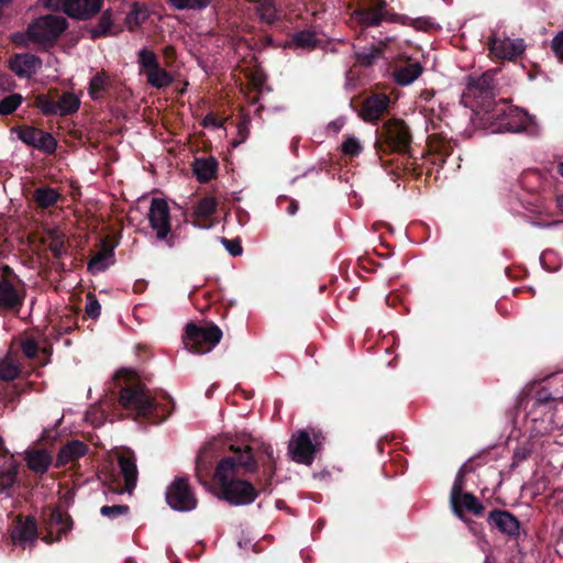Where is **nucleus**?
Masks as SVG:
<instances>
[{"label":"nucleus","mask_w":563,"mask_h":563,"mask_svg":"<svg viewBox=\"0 0 563 563\" xmlns=\"http://www.w3.org/2000/svg\"><path fill=\"white\" fill-rule=\"evenodd\" d=\"M463 134H464L466 137H471V136H472V134H471L467 130H465V131L463 132Z\"/></svg>","instance_id":"obj_62"},{"label":"nucleus","mask_w":563,"mask_h":563,"mask_svg":"<svg viewBox=\"0 0 563 563\" xmlns=\"http://www.w3.org/2000/svg\"><path fill=\"white\" fill-rule=\"evenodd\" d=\"M165 497L176 511H191L197 507V498L184 478L174 479L166 488Z\"/></svg>","instance_id":"obj_9"},{"label":"nucleus","mask_w":563,"mask_h":563,"mask_svg":"<svg viewBox=\"0 0 563 563\" xmlns=\"http://www.w3.org/2000/svg\"><path fill=\"white\" fill-rule=\"evenodd\" d=\"M484 563H490L489 559H488V558H486V559H485V561H484Z\"/></svg>","instance_id":"obj_64"},{"label":"nucleus","mask_w":563,"mask_h":563,"mask_svg":"<svg viewBox=\"0 0 563 563\" xmlns=\"http://www.w3.org/2000/svg\"><path fill=\"white\" fill-rule=\"evenodd\" d=\"M145 20V11L142 10L136 3L133 4L132 10L126 15L125 22L130 30H134Z\"/></svg>","instance_id":"obj_41"},{"label":"nucleus","mask_w":563,"mask_h":563,"mask_svg":"<svg viewBox=\"0 0 563 563\" xmlns=\"http://www.w3.org/2000/svg\"><path fill=\"white\" fill-rule=\"evenodd\" d=\"M67 29V20L62 15L47 14L35 19L25 33L16 34V43H33L42 47L53 44Z\"/></svg>","instance_id":"obj_3"},{"label":"nucleus","mask_w":563,"mask_h":563,"mask_svg":"<svg viewBox=\"0 0 563 563\" xmlns=\"http://www.w3.org/2000/svg\"><path fill=\"white\" fill-rule=\"evenodd\" d=\"M466 472V465L460 467V521L467 527L473 536L478 537L483 534V523L471 519L468 515L482 518L485 515L486 507L475 495L462 490V477Z\"/></svg>","instance_id":"obj_6"},{"label":"nucleus","mask_w":563,"mask_h":563,"mask_svg":"<svg viewBox=\"0 0 563 563\" xmlns=\"http://www.w3.org/2000/svg\"><path fill=\"white\" fill-rule=\"evenodd\" d=\"M139 63L143 69L147 82L157 89L169 86L173 81L172 76L159 67L156 55L148 51L142 49L139 53Z\"/></svg>","instance_id":"obj_10"},{"label":"nucleus","mask_w":563,"mask_h":563,"mask_svg":"<svg viewBox=\"0 0 563 563\" xmlns=\"http://www.w3.org/2000/svg\"><path fill=\"white\" fill-rule=\"evenodd\" d=\"M487 522L492 529H496L509 538H517L519 536L520 521L508 510L493 509L488 514Z\"/></svg>","instance_id":"obj_13"},{"label":"nucleus","mask_w":563,"mask_h":563,"mask_svg":"<svg viewBox=\"0 0 563 563\" xmlns=\"http://www.w3.org/2000/svg\"><path fill=\"white\" fill-rule=\"evenodd\" d=\"M203 125L207 128H221L223 125V121L217 119L213 114L209 113L203 119Z\"/></svg>","instance_id":"obj_56"},{"label":"nucleus","mask_w":563,"mask_h":563,"mask_svg":"<svg viewBox=\"0 0 563 563\" xmlns=\"http://www.w3.org/2000/svg\"><path fill=\"white\" fill-rule=\"evenodd\" d=\"M218 168V163L213 157L198 158L195 161L194 170L199 181L210 180Z\"/></svg>","instance_id":"obj_29"},{"label":"nucleus","mask_w":563,"mask_h":563,"mask_svg":"<svg viewBox=\"0 0 563 563\" xmlns=\"http://www.w3.org/2000/svg\"><path fill=\"white\" fill-rule=\"evenodd\" d=\"M266 454L268 455L269 459H273V450L271 446L266 448Z\"/></svg>","instance_id":"obj_61"},{"label":"nucleus","mask_w":563,"mask_h":563,"mask_svg":"<svg viewBox=\"0 0 563 563\" xmlns=\"http://www.w3.org/2000/svg\"><path fill=\"white\" fill-rule=\"evenodd\" d=\"M36 526L31 519L20 521L12 532V540L15 544L25 545L35 540Z\"/></svg>","instance_id":"obj_26"},{"label":"nucleus","mask_w":563,"mask_h":563,"mask_svg":"<svg viewBox=\"0 0 563 563\" xmlns=\"http://www.w3.org/2000/svg\"><path fill=\"white\" fill-rule=\"evenodd\" d=\"M254 9L263 22L273 23L277 16V10L272 0H256Z\"/></svg>","instance_id":"obj_34"},{"label":"nucleus","mask_w":563,"mask_h":563,"mask_svg":"<svg viewBox=\"0 0 563 563\" xmlns=\"http://www.w3.org/2000/svg\"><path fill=\"white\" fill-rule=\"evenodd\" d=\"M551 48L558 59L563 62V30L553 37Z\"/></svg>","instance_id":"obj_51"},{"label":"nucleus","mask_w":563,"mask_h":563,"mask_svg":"<svg viewBox=\"0 0 563 563\" xmlns=\"http://www.w3.org/2000/svg\"><path fill=\"white\" fill-rule=\"evenodd\" d=\"M107 85H108V79L106 78L104 75L98 74L95 77H92L90 80V86H89L90 97L95 100L101 98L103 91L107 88Z\"/></svg>","instance_id":"obj_39"},{"label":"nucleus","mask_w":563,"mask_h":563,"mask_svg":"<svg viewBox=\"0 0 563 563\" xmlns=\"http://www.w3.org/2000/svg\"><path fill=\"white\" fill-rule=\"evenodd\" d=\"M128 506L123 505H114V506H103L100 509V512L104 517L114 518L121 515H125L128 512Z\"/></svg>","instance_id":"obj_48"},{"label":"nucleus","mask_w":563,"mask_h":563,"mask_svg":"<svg viewBox=\"0 0 563 563\" xmlns=\"http://www.w3.org/2000/svg\"><path fill=\"white\" fill-rule=\"evenodd\" d=\"M18 283L13 271L8 265L0 264V307L14 308L22 303L23 294Z\"/></svg>","instance_id":"obj_11"},{"label":"nucleus","mask_w":563,"mask_h":563,"mask_svg":"<svg viewBox=\"0 0 563 563\" xmlns=\"http://www.w3.org/2000/svg\"><path fill=\"white\" fill-rule=\"evenodd\" d=\"M222 243L231 255L238 256L242 254L243 250L239 242L223 239Z\"/></svg>","instance_id":"obj_53"},{"label":"nucleus","mask_w":563,"mask_h":563,"mask_svg":"<svg viewBox=\"0 0 563 563\" xmlns=\"http://www.w3.org/2000/svg\"><path fill=\"white\" fill-rule=\"evenodd\" d=\"M540 73H541V68L538 65H533L532 68L528 73V78L530 80H534Z\"/></svg>","instance_id":"obj_57"},{"label":"nucleus","mask_w":563,"mask_h":563,"mask_svg":"<svg viewBox=\"0 0 563 563\" xmlns=\"http://www.w3.org/2000/svg\"><path fill=\"white\" fill-rule=\"evenodd\" d=\"M113 19L110 10L103 11L98 23L90 29L91 37H102L112 34Z\"/></svg>","instance_id":"obj_32"},{"label":"nucleus","mask_w":563,"mask_h":563,"mask_svg":"<svg viewBox=\"0 0 563 563\" xmlns=\"http://www.w3.org/2000/svg\"><path fill=\"white\" fill-rule=\"evenodd\" d=\"M40 2L48 9L58 10L63 9L65 10L67 0H40Z\"/></svg>","instance_id":"obj_55"},{"label":"nucleus","mask_w":563,"mask_h":563,"mask_svg":"<svg viewBox=\"0 0 563 563\" xmlns=\"http://www.w3.org/2000/svg\"><path fill=\"white\" fill-rule=\"evenodd\" d=\"M80 107V98L74 92H65L57 101L59 115L65 117L75 113Z\"/></svg>","instance_id":"obj_31"},{"label":"nucleus","mask_w":563,"mask_h":563,"mask_svg":"<svg viewBox=\"0 0 563 563\" xmlns=\"http://www.w3.org/2000/svg\"><path fill=\"white\" fill-rule=\"evenodd\" d=\"M507 113V119L499 123V131L520 132L526 129L528 121L527 112L514 107Z\"/></svg>","instance_id":"obj_24"},{"label":"nucleus","mask_w":563,"mask_h":563,"mask_svg":"<svg viewBox=\"0 0 563 563\" xmlns=\"http://www.w3.org/2000/svg\"><path fill=\"white\" fill-rule=\"evenodd\" d=\"M114 245L108 240L102 241L100 251L90 260L88 269L92 274L106 271L114 262Z\"/></svg>","instance_id":"obj_20"},{"label":"nucleus","mask_w":563,"mask_h":563,"mask_svg":"<svg viewBox=\"0 0 563 563\" xmlns=\"http://www.w3.org/2000/svg\"><path fill=\"white\" fill-rule=\"evenodd\" d=\"M556 169H558L559 175L563 177V162L558 164Z\"/></svg>","instance_id":"obj_59"},{"label":"nucleus","mask_w":563,"mask_h":563,"mask_svg":"<svg viewBox=\"0 0 563 563\" xmlns=\"http://www.w3.org/2000/svg\"><path fill=\"white\" fill-rule=\"evenodd\" d=\"M296 211H297V206L291 205V206L289 207V213H290V214H295V213H296Z\"/></svg>","instance_id":"obj_60"},{"label":"nucleus","mask_w":563,"mask_h":563,"mask_svg":"<svg viewBox=\"0 0 563 563\" xmlns=\"http://www.w3.org/2000/svg\"><path fill=\"white\" fill-rule=\"evenodd\" d=\"M216 209H217V201L211 197H207V198L201 199L198 202V205L195 209V213L198 217L208 218L216 212Z\"/></svg>","instance_id":"obj_40"},{"label":"nucleus","mask_w":563,"mask_h":563,"mask_svg":"<svg viewBox=\"0 0 563 563\" xmlns=\"http://www.w3.org/2000/svg\"><path fill=\"white\" fill-rule=\"evenodd\" d=\"M21 373V364L18 354L9 351L4 356L0 357V379L13 380Z\"/></svg>","instance_id":"obj_25"},{"label":"nucleus","mask_w":563,"mask_h":563,"mask_svg":"<svg viewBox=\"0 0 563 563\" xmlns=\"http://www.w3.org/2000/svg\"><path fill=\"white\" fill-rule=\"evenodd\" d=\"M87 446L80 441H71L65 444L58 452L57 463L67 464L82 455H85Z\"/></svg>","instance_id":"obj_27"},{"label":"nucleus","mask_w":563,"mask_h":563,"mask_svg":"<svg viewBox=\"0 0 563 563\" xmlns=\"http://www.w3.org/2000/svg\"><path fill=\"white\" fill-rule=\"evenodd\" d=\"M86 421L93 427H99L106 421V413L100 407L93 406L87 411Z\"/></svg>","instance_id":"obj_43"},{"label":"nucleus","mask_w":563,"mask_h":563,"mask_svg":"<svg viewBox=\"0 0 563 563\" xmlns=\"http://www.w3.org/2000/svg\"><path fill=\"white\" fill-rule=\"evenodd\" d=\"M386 2L380 0L376 8H363L355 10L352 14L353 19L366 26L378 25L384 19V8Z\"/></svg>","instance_id":"obj_23"},{"label":"nucleus","mask_w":563,"mask_h":563,"mask_svg":"<svg viewBox=\"0 0 563 563\" xmlns=\"http://www.w3.org/2000/svg\"><path fill=\"white\" fill-rule=\"evenodd\" d=\"M556 207L563 213V195L556 197Z\"/></svg>","instance_id":"obj_58"},{"label":"nucleus","mask_w":563,"mask_h":563,"mask_svg":"<svg viewBox=\"0 0 563 563\" xmlns=\"http://www.w3.org/2000/svg\"><path fill=\"white\" fill-rule=\"evenodd\" d=\"M411 25L420 31H429L433 27V22L426 18H418L411 20Z\"/></svg>","instance_id":"obj_52"},{"label":"nucleus","mask_w":563,"mask_h":563,"mask_svg":"<svg viewBox=\"0 0 563 563\" xmlns=\"http://www.w3.org/2000/svg\"><path fill=\"white\" fill-rule=\"evenodd\" d=\"M531 455V449L527 446H519L515 450L512 455V467L519 465L523 461L528 460Z\"/></svg>","instance_id":"obj_50"},{"label":"nucleus","mask_w":563,"mask_h":563,"mask_svg":"<svg viewBox=\"0 0 563 563\" xmlns=\"http://www.w3.org/2000/svg\"><path fill=\"white\" fill-rule=\"evenodd\" d=\"M318 44V40L314 34L309 31H301L294 35L291 42H289L287 47H296L302 49H311L316 47Z\"/></svg>","instance_id":"obj_33"},{"label":"nucleus","mask_w":563,"mask_h":563,"mask_svg":"<svg viewBox=\"0 0 563 563\" xmlns=\"http://www.w3.org/2000/svg\"><path fill=\"white\" fill-rule=\"evenodd\" d=\"M21 350L25 357L33 358L38 352V346L33 339L27 338L21 342Z\"/></svg>","instance_id":"obj_49"},{"label":"nucleus","mask_w":563,"mask_h":563,"mask_svg":"<svg viewBox=\"0 0 563 563\" xmlns=\"http://www.w3.org/2000/svg\"><path fill=\"white\" fill-rule=\"evenodd\" d=\"M389 101V97L384 93L368 97L363 102L360 110V117L366 122L378 120L387 110Z\"/></svg>","instance_id":"obj_16"},{"label":"nucleus","mask_w":563,"mask_h":563,"mask_svg":"<svg viewBox=\"0 0 563 563\" xmlns=\"http://www.w3.org/2000/svg\"><path fill=\"white\" fill-rule=\"evenodd\" d=\"M172 5L178 10L192 9L200 10L210 3L211 0H169Z\"/></svg>","instance_id":"obj_42"},{"label":"nucleus","mask_w":563,"mask_h":563,"mask_svg":"<svg viewBox=\"0 0 563 563\" xmlns=\"http://www.w3.org/2000/svg\"><path fill=\"white\" fill-rule=\"evenodd\" d=\"M556 400L558 399L552 396L551 391L548 388L542 387V388L538 389L534 395L533 407L534 406H545V405H549Z\"/></svg>","instance_id":"obj_46"},{"label":"nucleus","mask_w":563,"mask_h":563,"mask_svg":"<svg viewBox=\"0 0 563 563\" xmlns=\"http://www.w3.org/2000/svg\"><path fill=\"white\" fill-rule=\"evenodd\" d=\"M422 74V66L418 62H410L397 66L393 71L395 81L400 86L412 84Z\"/></svg>","instance_id":"obj_22"},{"label":"nucleus","mask_w":563,"mask_h":563,"mask_svg":"<svg viewBox=\"0 0 563 563\" xmlns=\"http://www.w3.org/2000/svg\"><path fill=\"white\" fill-rule=\"evenodd\" d=\"M10 69L19 77L29 78L42 66L38 57L32 54H19L10 59Z\"/></svg>","instance_id":"obj_17"},{"label":"nucleus","mask_w":563,"mask_h":563,"mask_svg":"<svg viewBox=\"0 0 563 563\" xmlns=\"http://www.w3.org/2000/svg\"><path fill=\"white\" fill-rule=\"evenodd\" d=\"M489 49L498 58L512 60L525 52L526 44L522 38L494 37L489 41Z\"/></svg>","instance_id":"obj_15"},{"label":"nucleus","mask_w":563,"mask_h":563,"mask_svg":"<svg viewBox=\"0 0 563 563\" xmlns=\"http://www.w3.org/2000/svg\"><path fill=\"white\" fill-rule=\"evenodd\" d=\"M27 466L35 473H45L51 463L52 457L45 450H35L26 454Z\"/></svg>","instance_id":"obj_28"},{"label":"nucleus","mask_w":563,"mask_h":563,"mask_svg":"<svg viewBox=\"0 0 563 563\" xmlns=\"http://www.w3.org/2000/svg\"><path fill=\"white\" fill-rule=\"evenodd\" d=\"M103 0H67L65 12L76 19H89L98 13Z\"/></svg>","instance_id":"obj_18"},{"label":"nucleus","mask_w":563,"mask_h":563,"mask_svg":"<svg viewBox=\"0 0 563 563\" xmlns=\"http://www.w3.org/2000/svg\"><path fill=\"white\" fill-rule=\"evenodd\" d=\"M222 338V331L214 324L197 325L188 323L184 336L186 347L197 354H206L214 349Z\"/></svg>","instance_id":"obj_5"},{"label":"nucleus","mask_w":563,"mask_h":563,"mask_svg":"<svg viewBox=\"0 0 563 563\" xmlns=\"http://www.w3.org/2000/svg\"><path fill=\"white\" fill-rule=\"evenodd\" d=\"M378 55L379 51L374 47H371L357 52L356 58L360 64L368 66L377 58Z\"/></svg>","instance_id":"obj_45"},{"label":"nucleus","mask_w":563,"mask_h":563,"mask_svg":"<svg viewBox=\"0 0 563 563\" xmlns=\"http://www.w3.org/2000/svg\"><path fill=\"white\" fill-rule=\"evenodd\" d=\"M119 401L133 418L148 417L157 408L150 390L141 384L123 387Z\"/></svg>","instance_id":"obj_4"},{"label":"nucleus","mask_w":563,"mask_h":563,"mask_svg":"<svg viewBox=\"0 0 563 563\" xmlns=\"http://www.w3.org/2000/svg\"><path fill=\"white\" fill-rule=\"evenodd\" d=\"M512 108L514 106H510L505 99H500L499 101L494 99L490 101L489 107H484L483 110H481L479 115H474V122H472V124L476 128H495L499 131V123L507 119V112L512 110Z\"/></svg>","instance_id":"obj_12"},{"label":"nucleus","mask_w":563,"mask_h":563,"mask_svg":"<svg viewBox=\"0 0 563 563\" xmlns=\"http://www.w3.org/2000/svg\"><path fill=\"white\" fill-rule=\"evenodd\" d=\"M23 97L20 93H12L0 101V114L8 115L14 112L22 103Z\"/></svg>","instance_id":"obj_37"},{"label":"nucleus","mask_w":563,"mask_h":563,"mask_svg":"<svg viewBox=\"0 0 563 563\" xmlns=\"http://www.w3.org/2000/svg\"><path fill=\"white\" fill-rule=\"evenodd\" d=\"M451 510L454 515H457V477L453 482L450 495Z\"/></svg>","instance_id":"obj_54"},{"label":"nucleus","mask_w":563,"mask_h":563,"mask_svg":"<svg viewBox=\"0 0 563 563\" xmlns=\"http://www.w3.org/2000/svg\"><path fill=\"white\" fill-rule=\"evenodd\" d=\"M35 106L45 115H59V110L57 109V101H54L47 95H38L35 98Z\"/></svg>","instance_id":"obj_36"},{"label":"nucleus","mask_w":563,"mask_h":563,"mask_svg":"<svg viewBox=\"0 0 563 563\" xmlns=\"http://www.w3.org/2000/svg\"><path fill=\"white\" fill-rule=\"evenodd\" d=\"M256 461L250 446L234 450V454L220 461L214 472V483L219 488V497L231 505L243 506L252 504L258 493L244 473L256 470Z\"/></svg>","instance_id":"obj_1"},{"label":"nucleus","mask_w":563,"mask_h":563,"mask_svg":"<svg viewBox=\"0 0 563 563\" xmlns=\"http://www.w3.org/2000/svg\"><path fill=\"white\" fill-rule=\"evenodd\" d=\"M496 74L497 70L489 69L482 74L473 73L467 76L460 103H463V115L471 122H474V115H479L481 110L484 107H489L490 101L495 99L497 91Z\"/></svg>","instance_id":"obj_2"},{"label":"nucleus","mask_w":563,"mask_h":563,"mask_svg":"<svg viewBox=\"0 0 563 563\" xmlns=\"http://www.w3.org/2000/svg\"><path fill=\"white\" fill-rule=\"evenodd\" d=\"M33 197L38 206L48 208L57 202L59 195L53 188H38L34 191Z\"/></svg>","instance_id":"obj_35"},{"label":"nucleus","mask_w":563,"mask_h":563,"mask_svg":"<svg viewBox=\"0 0 563 563\" xmlns=\"http://www.w3.org/2000/svg\"><path fill=\"white\" fill-rule=\"evenodd\" d=\"M125 372H126L125 369H124V371L119 372V373H118V376H121V375H122L123 373H125Z\"/></svg>","instance_id":"obj_63"},{"label":"nucleus","mask_w":563,"mask_h":563,"mask_svg":"<svg viewBox=\"0 0 563 563\" xmlns=\"http://www.w3.org/2000/svg\"><path fill=\"white\" fill-rule=\"evenodd\" d=\"M321 443L319 433L313 431L310 434L307 430H300L292 435L289 442V454L295 462L311 465L314 453L319 450Z\"/></svg>","instance_id":"obj_7"},{"label":"nucleus","mask_w":563,"mask_h":563,"mask_svg":"<svg viewBox=\"0 0 563 563\" xmlns=\"http://www.w3.org/2000/svg\"><path fill=\"white\" fill-rule=\"evenodd\" d=\"M49 250L59 257L65 253V235L59 230L49 233Z\"/></svg>","instance_id":"obj_38"},{"label":"nucleus","mask_w":563,"mask_h":563,"mask_svg":"<svg viewBox=\"0 0 563 563\" xmlns=\"http://www.w3.org/2000/svg\"><path fill=\"white\" fill-rule=\"evenodd\" d=\"M342 152L345 155L349 156H356L361 153L362 146L360 141L356 137L349 136L343 143H342Z\"/></svg>","instance_id":"obj_44"},{"label":"nucleus","mask_w":563,"mask_h":563,"mask_svg":"<svg viewBox=\"0 0 563 563\" xmlns=\"http://www.w3.org/2000/svg\"><path fill=\"white\" fill-rule=\"evenodd\" d=\"M19 139L23 143L47 154L54 153L57 147V142L51 133L33 126L21 129Z\"/></svg>","instance_id":"obj_14"},{"label":"nucleus","mask_w":563,"mask_h":563,"mask_svg":"<svg viewBox=\"0 0 563 563\" xmlns=\"http://www.w3.org/2000/svg\"><path fill=\"white\" fill-rule=\"evenodd\" d=\"M388 141L399 151L405 150L410 142L408 126L402 121H394L386 128Z\"/></svg>","instance_id":"obj_21"},{"label":"nucleus","mask_w":563,"mask_h":563,"mask_svg":"<svg viewBox=\"0 0 563 563\" xmlns=\"http://www.w3.org/2000/svg\"><path fill=\"white\" fill-rule=\"evenodd\" d=\"M86 312L92 319H97L100 316L101 306L92 294L87 296Z\"/></svg>","instance_id":"obj_47"},{"label":"nucleus","mask_w":563,"mask_h":563,"mask_svg":"<svg viewBox=\"0 0 563 563\" xmlns=\"http://www.w3.org/2000/svg\"><path fill=\"white\" fill-rule=\"evenodd\" d=\"M18 467L9 462L0 471V493L11 496V489L16 483Z\"/></svg>","instance_id":"obj_30"},{"label":"nucleus","mask_w":563,"mask_h":563,"mask_svg":"<svg viewBox=\"0 0 563 563\" xmlns=\"http://www.w3.org/2000/svg\"><path fill=\"white\" fill-rule=\"evenodd\" d=\"M118 464L120 473L124 479V488L120 489V493L126 492L131 494L137 482L135 459L131 454H121L118 457Z\"/></svg>","instance_id":"obj_19"},{"label":"nucleus","mask_w":563,"mask_h":563,"mask_svg":"<svg viewBox=\"0 0 563 563\" xmlns=\"http://www.w3.org/2000/svg\"><path fill=\"white\" fill-rule=\"evenodd\" d=\"M148 222L158 241H164L169 249L175 240L170 234V214L167 202L162 198H153L148 211Z\"/></svg>","instance_id":"obj_8"}]
</instances>
